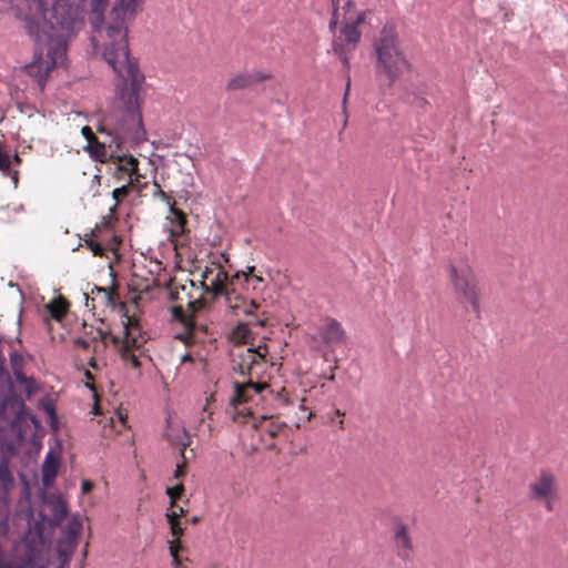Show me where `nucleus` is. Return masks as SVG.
I'll return each instance as SVG.
<instances>
[{
    "instance_id": "f257e3e1",
    "label": "nucleus",
    "mask_w": 568,
    "mask_h": 568,
    "mask_svg": "<svg viewBox=\"0 0 568 568\" xmlns=\"http://www.w3.org/2000/svg\"><path fill=\"white\" fill-rule=\"evenodd\" d=\"M110 0H90V22L93 32L98 33L102 43V57L120 77L115 85V98L106 114V120L115 125L116 132L134 143L145 140L142 113L139 103V92L144 83V74L136 62L130 57L129 40L126 39L125 54H120L116 40L109 38L108 27L115 22L112 10L104 17Z\"/></svg>"
},
{
    "instance_id": "f03ea898",
    "label": "nucleus",
    "mask_w": 568,
    "mask_h": 568,
    "mask_svg": "<svg viewBox=\"0 0 568 568\" xmlns=\"http://www.w3.org/2000/svg\"><path fill=\"white\" fill-rule=\"evenodd\" d=\"M37 4L43 26L24 18L27 33L39 45L26 71L43 87L50 69L67 59L68 38L81 29L83 19L75 0H37Z\"/></svg>"
},
{
    "instance_id": "7ed1b4c3",
    "label": "nucleus",
    "mask_w": 568,
    "mask_h": 568,
    "mask_svg": "<svg viewBox=\"0 0 568 568\" xmlns=\"http://www.w3.org/2000/svg\"><path fill=\"white\" fill-rule=\"evenodd\" d=\"M375 63L377 77H385L387 87L394 83L410 69V63L398 44V38L392 26H384L374 42Z\"/></svg>"
},
{
    "instance_id": "20e7f679",
    "label": "nucleus",
    "mask_w": 568,
    "mask_h": 568,
    "mask_svg": "<svg viewBox=\"0 0 568 568\" xmlns=\"http://www.w3.org/2000/svg\"><path fill=\"white\" fill-rule=\"evenodd\" d=\"M450 277L457 294L463 297L464 302L470 305L476 318H479V290L471 267L467 264H463L459 267L452 265Z\"/></svg>"
},
{
    "instance_id": "39448f33",
    "label": "nucleus",
    "mask_w": 568,
    "mask_h": 568,
    "mask_svg": "<svg viewBox=\"0 0 568 568\" xmlns=\"http://www.w3.org/2000/svg\"><path fill=\"white\" fill-rule=\"evenodd\" d=\"M138 11V0H115L112 14L115 22L108 27L109 38H113L120 44V54L124 57L126 45V21L132 19Z\"/></svg>"
},
{
    "instance_id": "423d86ee",
    "label": "nucleus",
    "mask_w": 568,
    "mask_h": 568,
    "mask_svg": "<svg viewBox=\"0 0 568 568\" xmlns=\"http://www.w3.org/2000/svg\"><path fill=\"white\" fill-rule=\"evenodd\" d=\"M366 16L367 11H359L354 18H344L342 28L333 38L332 48H338L341 44L343 49L355 51L362 36L358 26L365 22Z\"/></svg>"
},
{
    "instance_id": "0eeeda50",
    "label": "nucleus",
    "mask_w": 568,
    "mask_h": 568,
    "mask_svg": "<svg viewBox=\"0 0 568 568\" xmlns=\"http://www.w3.org/2000/svg\"><path fill=\"white\" fill-rule=\"evenodd\" d=\"M166 429L164 433L168 442L173 445L181 447L180 456L182 458V463H185V453L184 449L191 444V435L186 430L184 424L181 420H175L169 414L165 418Z\"/></svg>"
},
{
    "instance_id": "6e6552de",
    "label": "nucleus",
    "mask_w": 568,
    "mask_h": 568,
    "mask_svg": "<svg viewBox=\"0 0 568 568\" xmlns=\"http://www.w3.org/2000/svg\"><path fill=\"white\" fill-rule=\"evenodd\" d=\"M266 354V344L258 345L257 347H248L239 355L240 361L235 362L233 369L243 376L251 374L253 367L264 361Z\"/></svg>"
},
{
    "instance_id": "1a4fd4ad",
    "label": "nucleus",
    "mask_w": 568,
    "mask_h": 568,
    "mask_svg": "<svg viewBox=\"0 0 568 568\" xmlns=\"http://www.w3.org/2000/svg\"><path fill=\"white\" fill-rule=\"evenodd\" d=\"M529 498L535 501L556 498V480L554 475L548 471H541L539 477L529 484Z\"/></svg>"
},
{
    "instance_id": "9d476101",
    "label": "nucleus",
    "mask_w": 568,
    "mask_h": 568,
    "mask_svg": "<svg viewBox=\"0 0 568 568\" xmlns=\"http://www.w3.org/2000/svg\"><path fill=\"white\" fill-rule=\"evenodd\" d=\"M264 388H266L265 383L234 382V395L230 398V405L236 409L239 405L252 402L254 396L258 395Z\"/></svg>"
},
{
    "instance_id": "9b49d317",
    "label": "nucleus",
    "mask_w": 568,
    "mask_h": 568,
    "mask_svg": "<svg viewBox=\"0 0 568 568\" xmlns=\"http://www.w3.org/2000/svg\"><path fill=\"white\" fill-rule=\"evenodd\" d=\"M122 326L124 337L121 349H140L144 343V338L141 335L138 322L125 314L124 320H122Z\"/></svg>"
},
{
    "instance_id": "f8f14e48",
    "label": "nucleus",
    "mask_w": 568,
    "mask_h": 568,
    "mask_svg": "<svg viewBox=\"0 0 568 568\" xmlns=\"http://www.w3.org/2000/svg\"><path fill=\"white\" fill-rule=\"evenodd\" d=\"M318 335L322 343L327 347L342 344L345 341V332L341 323L335 318H329L322 327H320Z\"/></svg>"
},
{
    "instance_id": "ddd939ff",
    "label": "nucleus",
    "mask_w": 568,
    "mask_h": 568,
    "mask_svg": "<svg viewBox=\"0 0 568 568\" xmlns=\"http://www.w3.org/2000/svg\"><path fill=\"white\" fill-rule=\"evenodd\" d=\"M394 541L397 549V556L407 562L412 558L413 546L410 537L407 534V527L404 524H397L394 534Z\"/></svg>"
},
{
    "instance_id": "4468645a",
    "label": "nucleus",
    "mask_w": 568,
    "mask_h": 568,
    "mask_svg": "<svg viewBox=\"0 0 568 568\" xmlns=\"http://www.w3.org/2000/svg\"><path fill=\"white\" fill-rule=\"evenodd\" d=\"M113 174L118 179H131L132 174L138 170V160L132 155L116 156L112 163Z\"/></svg>"
},
{
    "instance_id": "2eb2a0df",
    "label": "nucleus",
    "mask_w": 568,
    "mask_h": 568,
    "mask_svg": "<svg viewBox=\"0 0 568 568\" xmlns=\"http://www.w3.org/2000/svg\"><path fill=\"white\" fill-rule=\"evenodd\" d=\"M332 51L338 58V60L341 61V63L345 68L346 85H345V92H344L343 103H342L343 104V110L345 111L346 110L347 97H348V92H349V89H351V54H352V52L354 50L343 49L341 47V44H339L338 48H332Z\"/></svg>"
},
{
    "instance_id": "dca6fc26",
    "label": "nucleus",
    "mask_w": 568,
    "mask_h": 568,
    "mask_svg": "<svg viewBox=\"0 0 568 568\" xmlns=\"http://www.w3.org/2000/svg\"><path fill=\"white\" fill-rule=\"evenodd\" d=\"M207 273L209 271L206 270L202 275V286L204 287L205 292L211 293L213 296L223 295L225 293L224 282L227 280V273L220 268L215 273L214 277L211 278L210 284H205L204 281L207 278Z\"/></svg>"
},
{
    "instance_id": "f3484780",
    "label": "nucleus",
    "mask_w": 568,
    "mask_h": 568,
    "mask_svg": "<svg viewBox=\"0 0 568 568\" xmlns=\"http://www.w3.org/2000/svg\"><path fill=\"white\" fill-rule=\"evenodd\" d=\"M59 469V459L53 457L52 452H48L42 465V481L47 486L57 477Z\"/></svg>"
},
{
    "instance_id": "a211bd4d",
    "label": "nucleus",
    "mask_w": 568,
    "mask_h": 568,
    "mask_svg": "<svg viewBox=\"0 0 568 568\" xmlns=\"http://www.w3.org/2000/svg\"><path fill=\"white\" fill-rule=\"evenodd\" d=\"M84 151H87L90 155V158L97 162H106L108 160V151L105 149V145L98 141V139L91 141L88 143L84 148Z\"/></svg>"
},
{
    "instance_id": "6ab92c4d",
    "label": "nucleus",
    "mask_w": 568,
    "mask_h": 568,
    "mask_svg": "<svg viewBox=\"0 0 568 568\" xmlns=\"http://www.w3.org/2000/svg\"><path fill=\"white\" fill-rule=\"evenodd\" d=\"M0 481L3 489V494L1 496L7 497L9 490L14 486V478L9 469V464L6 458L0 460Z\"/></svg>"
},
{
    "instance_id": "aec40b11",
    "label": "nucleus",
    "mask_w": 568,
    "mask_h": 568,
    "mask_svg": "<svg viewBox=\"0 0 568 568\" xmlns=\"http://www.w3.org/2000/svg\"><path fill=\"white\" fill-rule=\"evenodd\" d=\"M10 507L7 497L0 496V534L7 535L9 531Z\"/></svg>"
},
{
    "instance_id": "412c9836",
    "label": "nucleus",
    "mask_w": 568,
    "mask_h": 568,
    "mask_svg": "<svg viewBox=\"0 0 568 568\" xmlns=\"http://www.w3.org/2000/svg\"><path fill=\"white\" fill-rule=\"evenodd\" d=\"M252 84L248 72L239 73L227 82L229 90H242Z\"/></svg>"
},
{
    "instance_id": "4be33fe9",
    "label": "nucleus",
    "mask_w": 568,
    "mask_h": 568,
    "mask_svg": "<svg viewBox=\"0 0 568 568\" xmlns=\"http://www.w3.org/2000/svg\"><path fill=\"white\" fill-rule=\"evenodd\" d=\"M121 358L128 367L133 369L141 367L139 355H136L133 349H121Z\"/></svg>"
},
{
    "instance_id": "5701e85b",
    "label": "nucleus",
    "mask_w": 568,
    "mask_h": 568,
    "mask_svg": "<svg viewBox=\"0 0 568 568\" xmlns=\"http://www.w3.org/2000/svg\"><path fill=\"white\" fill-rule=\"evenodd\" d=\"M154 196H158V197H160L161 200H163V201H165L168 203V205L170 206V211L179 220V226L182 227L183 226V215H182V213L180 211H176L174 209V203L170 202L169 195L164 191H162L160 187H158V190L154 192Z\"/></svg>"
},
{
    "instance_id": "b1692460",
    "label": "nucleus",
    "mask_w": 568,
    "mask_h": 568,
    "mask_svg": "<svg viewBox=\"0 0 568 568\" xmlns=\"http://www.w3.org/2000/svg\"><path fill=\"white\" fill-rule=\"evenodd\" d=\"M10 165H11L10 155L7 152H4L2 150V146L0 145V171L6 175H10V173H11Z\"/></svg>"
},
{
    "instance_id": "393cba45",
    "label": "nucleus",
    "mask_w": 568,
    "mask_h": 568,
    "mask_svg": "<svg viewBox=\"0 0 568 568\" xmlns=\"http://www.w3.org/2000/svg\"><path fill=\"white\" fill-rule=\"evenodd\" d=\"M84 243L91 250L94 256H102L104 254V248L102 245L97 243L91 236L87 235Z\"/></svg>"
},
{
    "instance_id": "a878e982",
    "label": "nucleus",
    "mask_w": 568,
    "mask_h": 568,
    "mask_svg": "<svg viewBox=\"0 0 568 568\" xmlns=\"http://www.w3.org/2000/svg\"><path fill=\"white\" fill-rule=\"evenodd\" d=\"M48 308L53 318L60 320L67 313V306L63 303L49 304Z\"/></svg>"
},
{
    "instance_id": "bb28decb",
    "label": "nucleus",
    "mask_w": 568,
    "mask_h": 568,
    "mask_svg": "<svg viewBox=\"0 0 568 568\" xmlns=\"http://www.w3.org/2000/svg\"><path fill=\"white\" fill-rule=\"evenodd\" d=\"M131 182H132V179H128L125 184H123L120 187H116L112 191V197L115 200L116 203L120 201L121 197H124L128 195L129 186H130Z\"/></svg>"
},
{
    "instance_id": "cd10ccee",
    "label": "nucleus",
    "mask_w": 568,
    "mask_h": 568,
    "mask_svg": "<svg viewBox=\"0 0 568 568\" xmlns=\"http://www.w3.org/2000/svg\"><path fill=\"white\" fill-rule=\"evenodd\" d=\"M9 359L12 369L23 368L24 358L19 352H11L9 354Z\"/></svg>"
},
{
    "instance_id": "c85d7f7f",
    "label": "nucleus",
    "mask_w": 568,
    "mask_h": 568,
    "mask_svg": "<svg viewBox=\"0 0 568 568\" xmlns=\"http://www.w3.org/2000/svg\"><path fill=\"white\" fill-rule=\"evenodd\" d=\"M248 74H250L252 84L256 83L258 81L267 80L271 78V73L264 72V71H257V70L250 71Z\"/></svg>"
},
{
    "instance_id": "c756f323",
    "label": "nucleus",
    "mask_w": 568,
    "mask_h": 568,
    "mask_svg": "<svg viewBox=\"0 0 568 568\" xmlns=\"http://www.w3.org/2000/svg\"><path fill=\"white\" fill-rule=\"evenodd\" d=\"M183 490H184L183 485L179 484L174 487H168L166 495L170 497L172 503H174L178 498H180Z\"/></svg>"
},
{
    "instance_id": "7c9ffc66",
    "label": "nucleus",
    "mask_w": 568,
    "mask_h": 568,
    "mask_svg": "<svg viewBox=\"0 0 568 568\" xmlns=\"http://www.w3.org/2000/svg\"><path fill=\"white\" fill-rule=\"evenodd\" d=\"M99 293H102L106 298L108 304L115 306L114 291L113 288L95 287Z\"/></svg>"
},
{
    "instance_id": "2f4dec72",
    "label": "nucleus",
    "mask_w": 568,
    "mask_h": 568,
    "mask_svg": "<svg viewBox=\"0 0 568 568\" xmlns=\"http://www.w3.org/2000/svg\"><path fill=\"white\" fill-rule=\"evenodd\" d=\"M0 381L10 382V374L6 368V358L3 354L0 355Z\"/></svg>"
},
{
    "instance_id": "473e14b6",
    "label": "nucleus",
    "mask_w": 568,
    "mask_h": 568,
    "mask_svg": "<svg viewBox=\"0 0 568 568\" xmlns=\"http://www.w3.org/2000/svg\"><path fill=\"white\" fill-rule=\"evenodd\" d=\"M338 10H339V8H332L331 20H329V23H328V28H329L331 32H335V29L337 27V23H338Z\"/></svg>"
},
{
    "instance_id": "72a5a7b5",
    "label": "nucleus",
    "mask_w": 568,
    "mask_h": 568,
    "mask_svg": "<svg viewBox=\"0 0 568 568\" xmlns=\"http://www.w3.org/2000/svg\"><path fill=\"white\" fill-rule=\"evenodd\" d=\"M12 374L14 379L19 384H26L28 382L26 374L23 373V368L12 369Z\"/></svg>"
},
{
    "instance_id": "f704fd0d",
    "label": "nucleus",
    "mask_w": 568,
    "mask_h": 568,
    "mask_svg": "<svg viewBox=\"0 0 568 568\" xmlns=\"http://www.w3.org/2000/svg\"><path fill=\"white\" fill-rule=\"evenodd\" d=\"M258 307V304L255 301H250L247 304L244 305V314L245 315H253L254 311Z\"/></svg>"
},
{
    "instance_id": "c9c22d12",
    "label": "nucleus",
    "mask_w": 568,
    "mask_h": 568,
    "mask_svg": "<svg viewBox=\"0 0 568 568\" xmlns=\"http://www.w3.org/2000/svg\"><path fill=\"white\" fill-rule=\"evenodd\" d=\"M81 133L85 138L88 143L97 139L90 126H83Z\"/></svg>"
},
{
    "instance_id": "e433bc0d",
    "label": "nucleus",
    "mask_w": 568,
    "mask_h": 568,
    "mask_svg": "<svg viewBox=\"0 0 568 568\" xmlns=\"http://www.w3.org/2000/svg\"><path fill=\"white\" fill-rule=\"evenodd\" d=\"M354 7V2L353 0H347L344 4H343V10L345 12V18H352L349 16L351 13V9Z\"/></svg>"
},
{
    "instance_id": "4c0bfd02",
    "label": "nucleus",
    "mask_w": 568,
    "mask_h": 568,
    "mask_svg": "<svg viewBox=\"0 0 568 568\" xmlns=\"http://www.w3.org/2000/svg\"><path fill=\"white\" fill-rule=\"evenodd\" d=\"M93 484L90 480H82L81 489L83 494L91 491Z\"/></svg>"
},
{
    "instance_id": "58836bf2",
    "label": "nucleus",
    "mask_w": 568,
    "mask_h": 568,
    "mask_svg": "<svg viewBox=\"0 0 568 568\" xmlns=\"http://www.w3.org/2000/svg\"><path fill=\"white\" fill-rule=\"evenodd\" d=\"M554 499L555 498H547V499H539L538 501H542L545 504V508L548 511H552L554 510Z\"/></svg>"
},
{
    "instance_id": "ea45409f",
    "label": "nucleus",
    "mask_w": 568,
    "mask_h": 568,
    "mask_svg": "<svg viewBox=\"0 0 568 568\" xmlns=\"http://www.w3.org/2000/svg\"><path fill=\"white\" fill-rule=\"evenodd\" d=\"M171 530H172V535L175 537H178L182 534V528L179 527V525L174 524V523L171 524Z\"/></svg>"
},
{
    "instance_id": "a19ab883",
    "label": "nucleus",
    "mask_w": 568,
    "mask_h": 568,
    "mask_svg": "<svg viewBox=\"0 0 568 568\" xmlns=\"http://www.w3.org/2000/svg\"><path fill=\"white\" fill-rule=\"evenodd\" d=\"M183 475H184V471H183V469H182V465H181V464H178V465H176V469H175V471H174V477H175V478H180V477H182Z\"/></svg>"
},
{
    "instance_id": "79ce46f5",
    "label": "nucleus",
    "mask_w": 568,
    "mask_h": 568,
    "mask_svg": "<svg viewBox=\"0 0 568 568\" xmlns=\"http://www.w3.org/2000/svg\"><path fill=\"white\" fill-rule=\"evenodd\" d=\"M75 344L79 346H82L83 348H88L90 346V343L87 339L78 338L75 341Z\"/></svg>"
},
{
    "instance_id": "37998d69",
    "label": "nucleus",
    "mask_w": 568,
    "mask_h": 568,
    "mask_svg": "<svg viewBox=\"0 0 568 568\" xmlns=\"http://www.w3.org/2000/svg\"><path fill=\"white\" fill-rule=\"evenodd\" d=\"M170 552H171V556H172V558H173V564H174L175 566H178V565H179V559H178V556H176V554H175V550H174V548H173L172 546H170Z\"/></svg>"
},
{
    "instance_id": "c03bdc74",
    "label": "nucleus",
    "mask_w": 568,
    "mask_h": 568,
    "mask_svg": "<svg viewBox=\"0 0 568 568\" xmlns=\"http://www.w3.org/2000/svg\"><path fill=\"white\" fill-rule=\"evenodd\" d=\"M192 361V356L189 353H185L181 356V363H185Z\"/></svg>"
},
{
    "instance_id": "a18cd8bd",
    "label": "nucleus",
    "mask_w": 568,
    "mask_h": 568,
    "mask_svg": "<svg viewBox=\"0 0 568 568\" xmlns=\"http://www.w3.org/2000/svg\"><path fill=\"white\" fill-rule=\"evenodd\" d=\"M341 0H331L332 8H339Z\"/></svg>"
},
{
    "instance_id": "49530a36",
    "label": "nucleus",
    "mask_w": 568,
    "mask_h": 568,
    "mask_svg": "<svg viewBox=\"0 0 568 568\" xmlns=\"http://www.w3.org/2000/svg\"><path fill=\"white\" fill-rule=\"evenodd\" d=\"M118 306L120 307L121 311H125L126 310V306L123 302H119Z\"/></svg>"
},
{
    "instance_id": "de8ad7c7",
    "label": "nucleus",
    "mask_w": 568,
    "mask_h": 568,
    "mask_svg": "<svg viewBox=\"0 0 568 568\" xmlns=\"http://www.w3.org/2000/svg\"><path fill=\"white\" fill-rule=\"evenodd\" d=\"M166 517H169V518H175V517H178V514H176L175 511H173V513H171V514H169V513H168V514H166Z\"/></svg>"
},
{
    "instance_id": "09e8293b",
    "label": "nucleus",
    "mask_w": 568,
    "mask_h": 568,
    "mask_svg": "<svg viewBox=\"0 0 568 568\" xmlns=\"http://www.w3.org/2000/svg\"><path fill=\"white\" fill-rule=\"evenodd\" d=\"M12 180H13V183L14 185L18 184V175H17V172H14L13 176H12Z\"/></svg>"
},
{
    "instance_id": "8fccbe9b",
    "label": "nucleus",
    "mask_w": 568,
    "mask_h": 568,
    "mask_svg": "<svg viewBox=\"0 0 568 568\" xmlns=\"http://www.w3.org/2000/svg\"><path fill=\"white\" fill-rule=\"evenodd\" d=\"M22 210H23V205H19L18 207H16V209H14V212H17V213H18V212H20V211H22Z\"/></svg>"
},
{
    "instance_id": "3c124183",
    "label": "nucleus",
    "mask_w": 568,
    "mask_h": 568,
    "mask_svg": "<svg viewBox=\"0 0 568 568\" xmlns=\"http://www.w3.org/2000/svg\"><path fill=\"white\" fill-rule=\"evenodd\" d=\"M85 377H87L88 379H91V378H92L91 373H90V372H87V373H85Z\"/></svg>"
},
{
    "instance_id": "603ef678",
    "label": "nucleus",
    "mask_w": 568,
    "mask_h": 568,
    "mask_svg": "<svg viewBox=\"0 0 568 568\" xmlns=\"http://www.w3.org/2000/svg\"><path fill=\"white\" fill-rule=\"evenodd\" d=\"M270 434H271V436H276L277 433L275 432V429H272V430H270Z\"/></svg>"
},
{
    "instance_id": "864d4df0",
    "label": "nucleus",
    "mask_w": 568,
    "mask_h": 568,
    "mask_svg": "<svg viewBox=\"0 0 568 568\" xmlns=\"http://www.w3.org/2000/svg\"><path fill=\"white\" fill-rule=\"evenodd\" d=\"M83 297L85 298V301L88 302L89 300V295L87 293L83 294Z\"/></svg>"
},
{
    "instance_id": "5fc2aeb1",
    "label": "nucleus",
    "mask_w": 568,
    "mask_h": 568,
    "mask_svg": "<svg viewBox=\"0 0 568 568\" xmlns=\"http://www.w3.org/2000/svg\"><path fill=\"white\" fill-rule=\"evenodd\" d=\"M257 324L261 325V326H264V322L263 321H257Z\"/></svg>"
},
{
    "instance_id": "6e6d98bb",
    "label": "nucleus",
    "mask_w": 568,
    "mask_h": 568,
    "mask_svg": "<svg viewBox=\"0 0 568 568\" xmlns=\"http://www.w3.org/2000/svg\"><path fill=\"white\" fill-rule=\"evenodd\" d=\"M14 160H16V161H20V159H19V155H18V154H16V155H14Z\"/></svg>"
},
{
    "instance_id": "4d7b16f0",
    "label": "nucleus",
    "mask_w": 568,
    "mask_h": 568,
    "mask_svg": "<svg viewBox=\"0 0 568 568\" xmlns=\"http://www.w3.org/2000/svg\"><path fill=\"white\" fill-rule=\"evenodd\" d=\"M90 366L94 367V362H93V359L90 362Z\"/></svg>"
}]
</instances>
